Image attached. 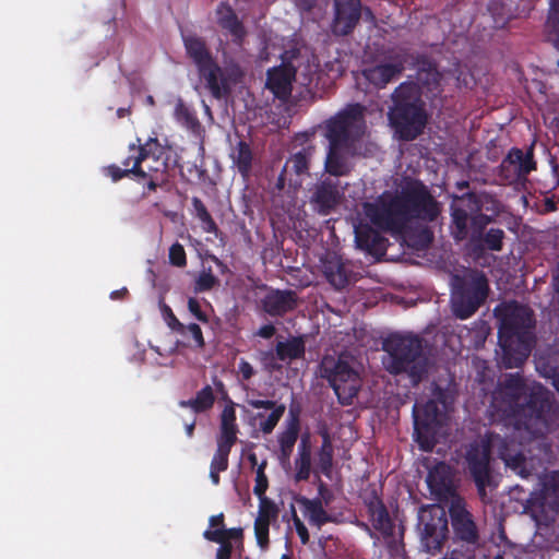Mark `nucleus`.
Instances as JSON below:
<instances>
[{"mask_svg": "<svg viewBox=\"0 0 559 559\" xmlns=\"http://www.w3.org/2000/svg\"><path fill=\"white\" fill-rule=\"evenodd\" d=\"M362 209L373 226L393 234L402 233L415 219L433 222L440 214L428 187L412 178L405 179L395 192L384 191L373 202L364 203Z\"/></svg>", "mask_w": 559, "mask_h": 559, "instance_id": "nucleus-1", "label": "nucleus"}, {"mask_svg": "<svg viewBox=\"0 0 559 559\" xmlns=\"http://www.w3.org/2000/svg\"><path fill=\"white\" fill-rule=\"evenodd\" d=\"M500 393L507 403L504 414L508 430L540 447L539 437L549 431V391L540 384L528 389L525 379L515 372L506 377Z\"/></svg>", "mask_w": 559, "mask_h": 559, "instance_id": "nucleus-2", "label": "nucleus"}, {"mask_svg": "<svg viewBox=\"0 0 559 559\" xmlns=\"http://www.w3.org/2000/svg\"><path fill=\"white\" fill-rule=\"evenodd\" d=\"M537 447L526 439H520L513 432L501 436L495 431H488L480 442H472L465 454L466 468L474 480L478 495L486 497V488L491 483V453L497 452L498 457L506 466L522 478H528L534 469V456L527 453Z\"/></svg>", "mask_w": 559, "mask_h": 559, "instance_id": "nucleus-3", "label": "nucleus"}, {"mask_svg": "<svg viewBox=\"0 0 559 559\" xmlns=\"http://www.w3.org/2000/svg\"><path fill=\"white\" fill-rule=\"evenodd\" d=\"M533 311L518 302L504 307L498 330V343L506 368H519L531 355L535 344Z\"/></svg>", "mask_w": 559, "mask_h": 559, "instance_id": "nucleus-4", "label": "nucleus"}, {"mask_svg": "<svg viewBox=\"0 0 559 559\" xmlns=\"http://www.w3.org/2000/svg\"><path fill=\"white\" fill-rule=\"evenodd\" d=\"M382 350V366L390 374L406 376L413 385L427 377L429 360L420 336L392 333L383 340Z\"/></svg>", "mask_w": 559, "mask_h": 559, "instance_id": "nucleus-5", "label": "nucleus"}, {"mask_svg": "<svg viewBox=\"0 0 559 559\" xmlns=\"http://www.w3.org/2000/svg\"><path fill=\"white\" fill-rule=\"evenodd\" d=\"M391 99L392 106L388 112L390 126L399 139L415 140L428 122L420 86L414 82H403L394 90Z\"/></svg>", "mask_w": 559, "mask_h": 559, "instance_id": "nucleus-6", "label": "nucleus"}, {"mask_svg": "<svg viewBox=\"0 0 559 559\" xmlns=\"http://www.w3.org/2000/svg\"><path fill=\"white\" fill-rule=\"evenodd\" d=\"M489 283L483 271L468 270L451 277V310L455 318L466 320L485 304Z\"/></svg>", "mask_w": 559, "mask_h": 559, "instance_id": "nucleus-7", "label": "nucleus"}, {"mask_svg": "<svg viewBox=\"0 0 559 559\" xmlns=\"http://www.w3.org/2000/svg\"><path fill=\"white\" fill-rule=\"evenodd\" d=\"M182 41L187 56L195 64L200 78L204 80L212 96L219 99L228 95L229 80L214 59L205 39L195 34H183Z\"/></svg>", "mask_w": 559, "mask_h": 559, "instance_id": "nucleus-8", "label": "nucleus"}, {"mask_svg": "<svg viewBox=\"0 0 559 559\" xmlns=\"http://www.w3.org/2000/svg\"><path fill=\"white\" fill-rule=\"evenodd\" d=\"M320 374L325 379L344 406L353 404L361 389L362 380L359 372L341 357H324L320 366Z\"/></svg>", "mask_w": 559, "mask_h": 559, "instance_id": "nucleus-9", "label": "nucleus"}, {"mask_svg": "<svg viewBox=\"0 0 559 559\" xmlns=\"http://www.w3.org/2000/svg\"><path fill=\"white\" fill-rule=\"evenodd\" d=\"M365 107L359 104H348L324 123V135L329 144L352 147L354 142L364 133Z\"/></svg>", "mask_w": 559, "mask_h": 559, "instance_id": "nucleus-10", "label": "nucleus"}, {"mask_svg": "<svg viewBox=\"0 0 559 559\" xmlns=\"http://www.w3.org/2000/svg\"><path fill=\"white\" fill-rule=\"evenodd\" d=\"M313 133L302 132L294 139V150L297 144L301 147L295 151L286 160L276 182V188L282 190L286 185L298 188L302 185L304 178L310 175V164L316 153V145L311 138Z\"/></svg>", "mask_w": 559, "mask_h": 559, "instance_id": "nucleus-11", "label": "nucleus"}, {"mask_svg": "<svg viewBox=\"0 0 559 559\" xmlns=\"http://www.w3.org/2000/svg\"><path fill=\"white\" fill-rule=\"evenodd\" d=\"M421 547L426 552H440L449 536L448 518L440 507H421L418 513Z\"/></svg>", "mask_w": 559, "mask_h": 559, "instance_id": "nucleus-12", "label": "nucleus"}, {"mask_svg": "<svg viewBox=\"0 0 559 559\" xmlns=\"http://www.w3.org/2000/svg\"><path fill=\"white\" fill-rule=\"evenodd\" d=\"M343 189L338 179L324 178L318 181L310 197L312 209L320 215L331 214L341 203Z\"/></svg>", "mask_w": 559, "mask_h": 559, "instance_id": "nucleus-13", "label": "nucleus"}, {"mask_svg": "<svg viewBox=\"0 0 559 559\" xmlns=\"http://www.w3.org/2000/svg\"><path fill=\"white\" fill-rule=\"evenodd\" d=\"M361 17L360 0H335L331 33L343 37L352 34Z\"/></svg>", "mask_w": 559, "mask_h": 559, "instance_id": "nucleus-14", "label": "nucleus"}, {"mask_svg": "<svg viewBox=\"0 0 559 559\" xmlns=\"http://www.w3.org/2000/svg\"><path fill=\"white\" fill-rule=\"evenodd\" d=\"M299 297L292 289H274L265 294L261 299L262 310L273 318H283L287 313L296 310Z\"/></svg>", "mask_w": 559, "mask_h": 559, "instance_id": "nucleus-15", "label": "nucleus"}, {"mask_svg": "<svg viewBox=\"0 0 559 559\" xmlns=\"http://www.w3.org/2000/svg\"><path fill=\"white\" fill-rule=\"evenodd\" d=\"M391 62H381L362 70V76L377 88H384L405 70L406 59L402 55L391 58Z\"/></svg>", "mask_w": 559, "mask_h": 559, "instance_id": "nucleus-16", "label": "nucleus"}, {"mask_svg": "<svg viewBox=\"0 0 559 559\" xmlns=\"http://www.w3.org/2000/svg\"><path fill=\"white\" fill-rule=\"evenodd\" d=\"M427 485L437 499H448L455 495L452 467L445 462H438L428 471Z\"/></svg>", "mask_w": 559, "mask_h": 559, "instance_id": "nucleus-17", "label": "nucleus"}, {"mask_svg": "<svg viewBox=\"0 0 559 559\" xmlns=\"http://www.w3.org/2000/svg\"><path fill=\"white\" fill-rule=\"evenodd\" d=\"M216 16L217 24L222 31L230 37L235 46L241 48L248 32L243 22L238 17L231 5L222 2L216 9Z\"/></svg>", "mask_w": 559, "mask_h": 559, "instance_id": "nucleus-18", "label": "nucleus"}, {"mask_svg": "<svg viewBox=\"0 0 559 559\" xmlns=\"http://www.w3.org/2000/svg\"><path fill=\"white\" fill-rule=\"evenodd\" d=\"M452 527L455 536L465 543L475 544L478 540V531L472 514L460 502H452L449 509Z\"/></svg>", "mask_w": 559, "mask_h": 559, "instance_id": "nucleus-19", "label": "nucleus"}, {"mask_svg": "<svg viewBox=\"0 0 559 559\" xmlns=\"http://www.w3.org/2000/svg\"><path fill=\"white\" fill-rule=\"evenodd\" d=\"M246 403L255 409H267L271 413L265 417L263 413H257L251 420H259V429L263 435H270L273 432L283 415L285 414L286 406L285 404H278L273 400H257V399H247Z\"/></svg>", "mask_w": 559, "mask_h": 559, "instance_id": "nucleus-20", "label": "nucleus"}, {"mask_svg": "<svg viewBox=\"0 0 559 559\" xmlns=\"http://www.w3.org/2000/svg\"><path fill=\"white\" fill-rule=\"evenodd\" d=\"M365 506L373 528L385 537L393 536L395 525L389 514L388 508L376 490H372L365 499Z\"/></svg>", "mask_w": 559, "mask_h": 559, "instance_id": "nucleus-21", "label": "nucleus"}, {"mask_svg": "<svg viewBox=\"0 0 559 559\" xmlns=\"http://www.w3.org/2000/svg\"><path fill=\"white\" fill-rule=\"evenodd\" d=\"M295 69L288 64H281L269 69L266 72L265 86L276 98L286 100L292 94V83L295 79Z\"/></svg>", "mask_w": 559, "mask_h": 559, "instance_id": "nucleus-22", "label": "nucleus"}, {"mask_svg": "<svg viewBox=\"0 0 559 559\" xmlns=\"http://www.w3.org/2000/svg\"><path fill=\"white\" fill-rule=\"evenodd\" d=\"M357 247L371 255L380 257L386 251L388 239L368 224L355 228Z\"/></svg>", "mask_w": 559, "mask_h": 559, "instance_id": "nucleus-23", "label": "nucleus"}, {"mask_svg": "<svg viewBox=\"0 0 559 559\" xmlns=\"http://www.w3.org/2000/svg\"><path fill=\"white\" fill-rule=\"evenodd\" d=\"M138 144L129 145V156L126 157L121 164L123 168H131L134 163L139 159V168L143 171L144 164L151 158L155 157L156 154H162V146L157 139H150L144 144L141 143L140 139H136Z\"/></svg>", "mask_w": 559, "mask_h": 559, "instance_id": "nucleus-24", "label": "nucleus"}, {"mask_svg": "<svg viewBox=\"0 0 559 559\" xmlns=\"http://www.w3.org/2000/svg\"><path fill=\"white\" fill-rule=\"evenodd\" d=\"M229 157L233 167L237 169L241 178L248 180L255 159L251 144L245 140H239L231 146Z\"/></svg>", "mask_w": 559, "mask_h": 559, "instance_id": "nucleus-25", "label": "nucleus"}, {"mask_svg": "<svg viewBox=\"0 0 559 559\" xmlns=\"http://www.w3.org/2000/svg\"><path fill=\"white\" fill-rule=\"evenodd\" d=\"M349 150V146L329 144L324 160V169L329 175L342 177L350 173V166L346 157Z\"/></svg>", "mask_w": 559, "mask_h": 559, "instance_id": "nucleus-26", "label": "nucleus"}, {"mask_svg": "<svg viewBox=\"0 0 559 559\" xmlns=\"http://www.w3.org/2000/svg\"><path fill=\"white\" fill-rule=\"evenodd\" d=\"M508 167H514L518 170L515 175L526 179L527 175L536 169L533 147H530L525 153L521 148L512 147L502 159V168Z\"/></svg>", "mask_w": 559, "mask_h": 559, "instance_id": "nucleus-27", "label": "nucleus"}, {"mask_svg": "<svg viewBox=\"0 0 559 559\" xmlns=\"http://www.w3.org/2000/svg\"><path fill=\"white\" fill-rule=\"evenodd\" d=\"M469 212H481L492 217L501 212V203L487 192H466L461 197Z\"/></svg>", "mask_w": 559, "mask_h": 559, "instance_id": "nucleus-28", "label": "nucleus"}, {"mask_svg": "<svg viewBox=\"0 0 559 559\" xmlns=\"http://www.w3.org/2000/svg\"><path fill=\"white\" fill-rule=\"evenodd\" d=\"M323 274L335 289H343L349 284V271L338 257L328 258L323 261Z\"/></svg>", "mask_w": 559, "mask_h": 559, "instance_id": "nucleus-29", "label": "nucleus"}, {"mask_svg": "<svg viewBox=\"0 0 559 559\" xmlns=\"http://www.w3.org/2000/svg\"><path fill=\"white\" fill-rule=\"evenodd\" d=\"M236 411L234 403L225 405L221 414V431L217 442L234 445L237 442L238 426L236 424Z\"/></svg>", "mask_w": 559, "mask_h": 559, "instance_id": "nucleus-30", "label": "nucleus"}, {"mask_svg": "<svg viewBox=\"0 0 559 559\" xmlns=\"http://www.w3.org/2000/svg\"><path fill=\"white\" fill-rule=\"evenodd\" d=\"M298 501L304 506L311 525L320 528L328 523L334 522V516L326 512L320 498L309 499L301 497Z\"/></svg>", "mask_w": 559, "mask_h": 559, "instance_id": "nucleus-31", "label": "nucleus"}, {"mask_svg": "<svg viewBox=\"0 0 559 559\" xmlns=\"http://www.w3.org/2000/svg\"><path fill=\"white\" fill-rule=\"evenodd\" d=\"M295 480L306 481L311 474V443L309 436H302L298 445V454L295 460Z\"/></svg>", "mask_w": 559, "mask_h": 559, "instance_id": "nucleus-32", "label": "nucleus"}, {"mask_svg": "<svg viewBox=\"0 0 559 559\" xmlns=\"http://www.w3.org/2000/svg\"><path fill=\"white\" fill-rule=\"evenodd\" d=\"M306 344L302 336H293L285 342H277L275 346L276 358L281 361H292L304 358Z\"/></svg>", "mask_w": 559, "mask_h": 559, "instance_id": "nucleus-33", "label": "nucleus"}, {"mask_svg": "<svg viewBox=\"0 0 559 559\" xmlns=\"http://www.w3.org/2000/svg\"><path fill=\"white\" fill-rule=\"evenodd\" d=\"M504 238L506 234L501 228H490L479 236L477 242H471L472 251L475 254L485 250L499 252L503 249Z\"/></svg>", "mask_w": 559, "mask_h": 559, "instance_id": "nucleus-34", "label": "nucleus"}, {"mask_svg": "<svg viewBox=\"0 0 559 559\" xmlns=\"http://www.w3.org/2000/svg\"><path fill=\"white\" fill-rule=\"evenodd\" d=\"M290 416L292 418L288 423L286 430H284L278 436L281 457L283 460H288L289 456L292 455L300 429L299 417L297 414L293 412V409H290Z\"/></svg>", "mask_w": 559, "mask_h": 559, "instance_id": "nucleus-35", "label": "nucleus"}, {"mask_svg": "<svg viewBox=\"0 0 559 559\" xmlns=\"http://www.w3.org/2000/svg\"><path fill=\"white\" fill-rule=\"evenodd\" d=\"M321 436L322 444L317 453V466L321 474L330 477L333 468L334 449L329 432L323 431Z\"/></svg>", "mask_w": 559, "mask_h": 559, "instance_id": "nucleus-36", "label": "nucleus"}, {"mask_svg": "<svg viewBox=\"0 0 559 559\" xmlns=\"http://www.w3.org/2000/svg\"><path fill=\"white\" fill-rule=\"evenodd\" d=\"M545 35L556 49H559V0L549 1L545 22Z\"/></svg>", "mask_w": 559, "mask_h": 559, "instance_id": "nucleus-37", "label": "nucleus"}, {"mask_svg": "<svg viewBox=\"0 0 559 559\" xmlns=\"http://www.w3.org/2000/svg\"><path fill=\"white\" fill-rule=\"evenodd\" d=\"M174 117L178 123L192 132H197L201 128V123L195 115V111L191 109L181 98H179L176 103Z\"/></svg>", "mask_w": 559, "mask_h": 559, "instance_id": "nucleus-38", "label": "nucleus"}, {"mask_svg": "<svg viewBox=\"0 0 559 559\" xmlns=\"http://www.w3.org/2000/svg\"><path fill=\"white\" fill-rule=\"evenodd\" d=\"M191 203H192V206H193L194 216L201 223L202 229L205 233L217 235L218 226L215 223V221L212 217V215L210 214V212L207 211V209H206L205 204L203 203V201L200 198H198V197H193L191 199Z\"/></svg>", "mask_w": 559, "mask_h": 559, "instance_id": "nucleus-39", "label": "nucleus"}, {"mask_svg": "<svg viewBox=\"0 0 559 559\" xmlns=\"http://www.w3.org/2000/svg\"><path fill=\"white\" fill-rule=\"evenodd\" d=\"M191 203H192V206H193L194 216L201 223L202 229L205 233L217 235L218 226L215 223V221L212 217V215L210 214V212L207 211V209H206L205 204L203 203V201L200 198H198V197H193L191 199Z\"/></svg>", "mask_w": 559, "mask_h": 559, "instance_id": "nucleus-40", "label": "nucleus"}, {"mask_svg": "<svg viewBox=\"0 0 559 559\" xmlns=\"http://www.w3.org/2000/svg\"><path fill=\"white\" fill-rule=\"evenodd\" d=\"M468 210L462 207H451L452 234L455 240L462 241L468 235Z\"/></svg>", "mask_w": 559, "mask_h": 559, "instance_id": "nucleus-41", "label": "nucleus"}, {"mask_svg": "<svg viewBox=\"0 0 559 559\" xmlns=\"http://www.w3.org/2000/svg\"><path fill=\"white\" fill-rule=\"evenodd\" d=\"M488 11L495 19L496 24H501L502 26L514 17V10L511 5L504 3L503 0H491L488 3Z\"/></svg>", "mask_w": 559, "mask_h": 559, "instance_id": "nucleus-42", "label": "nucleus"}, {"mask_svg": "<svg viewBox=\"0 0 559 559\" xmlns=\"http://www.w3.org/2000/svg\"><path fill=\"white\" fill-rule=\"evenodd\" d=\"M160 166H162V169L160 168H148V170H146L144 168L142 175H135V177H134L135 180L146 185V187L150 191H155L157 189V187L160 185V182L163 181L164 173L167 167V165L164 162H160Z\"/></svg>", "mask_w": 559, "mask_h": 559, "instance_id": "nucleus-43", "label": "nucleus"}, {"mask_svg": "<svg viewBox=\"0 0 559 559\" xmlns=\"http://www.w3.org/2000/svg\"><path fill=\"white\" fill-rule=\"evenodd\" d=\"M415 440L418 443L420 450L430 452L433 450L437 441L431 431V428L427 424H419L415 421Z\"/></svg>", "mask_w": 559, "mask_h": 559, "instance_id": "nucleus-44", "label": "nucleus"}, {"mask_svg": "<svg viewBox=\"0 0 559 559\" xmlns=\"http://www.w3.org/2000/svg\"><path fill=\"white\" fill-rule=\"evenodd\" d=\"M471 213H472L471 242H477V239L479 238V236H481V234L485 233L487 225L492 223L495 221V217H492V215H488V214L481 213V212H471Z\"/></svg>", "mask_w": 559, "mask_h": 559, "instance_id": "nucleus-45", "label": "nucleus"}, {"mask_svg": "<svg viewBox=\"0 0 559 559\" xmlns=\"http://www.w3.org/2000/svg\"><path fill=\"white\" fill-rule=\"evenodd\" d=\"M215 402V395L213 393V389L211 385H205L199 392L194 399H192V403L194 404L195 413H203L213 407Z\"/></svg>", "mask_w": 559, "mask_h": 559, "instance_id": "nucleus-46", "label": "nucleus"}, {"mask_svg": "<svg viewBox=\"0 0 559 559\" xmlns=\"http://www.w3.org/2000/svg\"><path fill=\"white\" fill-rule=\"evenodd\" d=\"M203 537L213 543L219 544V547L216 550V559H230L233 554V544L231 542H225L221 537V533L212 532L211 530H206L203 533Z\"/></svg>", "mask_w": 559, "mask_h": 559, "instance_id": "nucleus-47", "label": "nucleus"}, {"mask_svg": "<svg viewBox=\"0 0 559 559\" xmlns=\"http://www.w3.org/2000/svg\"><path fill=\"white\" fill-rule=\"evenodd\" d=\"M234 445L217 442V449L212 457L210 468L225 472L228 468V457Z\"/></svg>", "mask_w": 559, "mask_h": 559, "instance_id": "nucleus-48", "label": "nucleus"}, {"mask_svg": "<svg viewBox=\"0 0 559 559\" xmlns=\"http://www.w3.org/2000/svg\"><path fill=\"white\" fill-rule=\"evenodd\" d=\"M259 511L254 521L269 522L275 521L278 516V508L275 502L267 497L259 498Z\"/></svg>", "mask_w": 559, "mask_h": 559, "instance_id": "nucleus-49", "label": "nucleus"}, {"mask_svg": "<svg viewBox=\"0 0 559 559\" xmlns=\"http://www.w3.org/2000/svg\"><path fill=\"white\" fill-rule=\"evenodd\" d=\"M106 176L110 177L114 182H117L126 177H135V175H142L143 171L139 168V159L134 163L131 168H120L112 164L104 168Z\"/></svg>", "mask_w": 559, "mask_h": 559, "instance_id": "nucleus-50", "label": "nucleus"}, {"mask_svg": "<svg viewBox=\"0 0 559 559\" xmlns=\"http://www.w3.org/2000/svg\"><path fill=\"white\" fill-rule=\"evenodd\" d=\"M266 465H267L266 461H263L257 468L255 485L253 487V493L258 498L266 497L265 492L269 488V479L264 472Z\"/></svg>", "mask_w": 559, "mask_h": 559, "instance_id": "nucleus-51", "label": "nucleus"}, {"mask_svg": "<svg viewBox=\"0 0 559 559\" xmlns=\"http://www.w3.org/2000/svg\"><path fill=\"white\" fill-rule=\"evenodd\" d=\"M270 524L271 523H269V522L254 521V525H253L254 536H255L258 546L262 550H266L270 546V537H269Z\"/></svg>", "mask_w": 559, "mask_h": 559, "instance_id": "nucleus-52", "label": "nucleus"}, {"mask_svg": "<svg viewBox=\"0 0 559 559\" xmlns=\"http://www.w3.org/2000/svg\"><path fill=\"white\" fill-rule=\"evenodd\" d=\"M169 263L177 267H185L187 265V254L183 246L175 242L170 246L168 252Z\"/></svg>", "mask_w": 559, "mask_h": 559, "instance_id": "nucleus-53", "label": "nucleus"}, {"mask_svg": "<svg viewBox=\"0 0 559 559\" xmlns=\"http://www.w3.org/2000/svg\"><path fill=\"white\" fill-rule=\"evenodd\" d=\"M217 282L218 280L211 271L202 272L195 281L194 290L198 293L209 292L217 284Z\"/></svg>", "mask_w": 559, "mask_h": 559, "instance_id": "nucleus-54", "label": "nucleus"}, {"mask_svg": "<svg viewBox=\"0 0 559 559\" xmlns=\"http://www.w3.org/2000/svg\"><path fill=\"white\" fill-rule=\"evenodd\" d=\"M182 336H187L188 334L191 335V337L194 341V346L197 348H203L205 346V341L203 337L202 330L199 324L197 323H190L188 325H185L183 333H180Z\"/></svg>", "mask_w": 559, "mask_h": 559, "instance_id": "nucleus-55", "label": "nucleus"}, {"mask_svg": "<svg viewBox=\"0 0 559 559\" xmlns=\"http://www.w3.org/2000/svg\"><path fill=\"white\" fill-rule=\"evenodd\" d=\"M292 519L301 544L307 545L310 539L309 532L304 522L298 516L294 506H292Z\"/></svg>", "mask_w": 559, "mask_h": 559, "instance_id": "nucleus-56", "label": "nucleus"}, {"mask_svg": "<svg viewBox=\"0 0 559 559\" xmlns=\"http://www.w3.org/2000/svg\"><path fill=\"white\" fill-rule=\"evenodd\" d=\"M163 313L165 316V320L167 325L177 333H183L185 324L181 323L177 317L174 314L171 308L167 305L163 306Z\"/></svg>", "mask_w": 559, "mask_h": 559, "instance_id": "nucleus-57", "label": "nucleus"}, {"mask_svg": "<svg viewBox=\"0 0 559 559\" xmlns=\"http://www.w3.org/2000/svg\"><path fill=\"white\" fill-rule=\"evenodd\" d=\"M188 309L197 320L203 323L209 322L207 314L201 309V305L195 298L190 297L188 299Z\"/></svg>", "mask_w": 559, "mask_h": 559, "instance_id": "nucleus-58", "label": "nucleus"}, {"mask_svg": "<svg viewBox=\"0 0 559 559\" xmlns=\"http://www.w3.org/2000/svg\"><path fill=\"white\" fill-rule=\"evenodd\" d=\"M211 531L221 533V537L225 539V542H231V539H241L243 534L241 527L215 528Z\"/></svg>", "mask_w": 559, "mask_h": 559, "instance_id": "nucleus-59", "label": "nucleus"}, {"mask_svg": "<svg viewBox=\"0 0 559 559\" xmlns=\"http://www.w3.org/2000/svg\"><path fill=\"white\" fill-rule=\"evenodd\" d=\"M318 493H319L318 498H320L322 500V503L325 506H329L331 503V501L333 500V493L328 488V486L320 479H319V485H318Z\"/></svg>", "mask_w": 559, "mask_h": 559, "instance_id": "nucleus-60", "label": "nucleus"}, {"mask_svg": "<svg viewBox=\"0 0 559 559\" xmlns=\"http://www.w3.org/2000/svg\"><path fill=\"white\" fill-rule=\"evenodd\" d=\"M500 176L508 180L510 183L523 180V177H518L515 174L518 170L514 167L502 168V163L499 166Z\"/></svg>", "mask_w": 559, "mask_h": 559, "instance_id": "nucleus-61", "label": "nucleus"}, {"mask_svg": "<svg viewBox=\"0 0 559 559\" xmlns=\"http://www.w3.org/2000/svg\"><path fill=\"white\" fill-rule=\"evenodd\" d=\"M239 372L241 373V377L243 380H249L252 378L254 370L250 362L247 360L241 359L238 365Z\"/></svg>", "mask_w": 559, "mask_h": 559, "instance_id": "nucleus-62", "label": "nucleus"}, {"mask_svg": "<svg viewBox=\"0 0 559 559\" xmlns=\"http://www.w3.org/2000/svg\"><path fill=\"white\" fill-rule=\"evenodd\" d=\"M275 333H276L275 326L272 323H269V324H264V325L260 326V329L257 332V335H259L262 338L269 340V338L273 337L275 335Z\"/></svg>", "mask_w": 559, "mask_h": 559, "instance_id": "nucleus-63", "label": "nucleus"}, {"mask_svg": "<svg viewBox=\"0 0 559 559\" xmlns=\"http://www.w3.org/2000/svg\"><path fill=\"white\" fill-rule=\"evenodd\" d=\"M224 519H225L224 513L212 515L209 519L210 526L217 527V528H225Z\"/></svg>", "mask_w": 559, "mask_h": 559, "instance_id": "nucleus-64", "label": "nucleus"}]
</instances>
